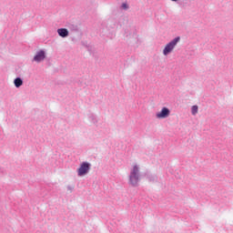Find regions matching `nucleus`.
<instances>
[{"label": "nucleus", "mask_w": 233, "mask_h": 233, "mask_svg": "<svg viewBox=\"0 0 233 233\" xmlns=\"http://www.w3.org/2000/svg\"><path fill=\"white\" fill-rule=\"evenodd\" d=\"M139 166L135 164L132 166L129 175V183L132 187H137V183H139Z\"/></svg>", "instance_id": "nucleus-1"}, {"label": "nucleus", "mask_w": 233, "mask_h": 233, "mask_svg": "<svg viewBox=\"0 0 233 233\" xmlns=\"http://www.w3.org/2000/svg\"><path fill=\"white\" fill-rule=\"evenodd\" d=\"M180 40L179 37H176L173 39L171 42L167 43L163 50V55L164 56H168V54H172L174 52V48L177 46V42Z\"/></svg>", "instance_id": "nucleus-2"}, {"label": "nucleus", "mask_w": 233, "mask_h": 233, "mask_svg": "<svg viewBox=\"0 0 233 233\" xmlns=\"http://www.w3.org/2000/svg\"><path fill=\"white\" fill-rule=\"evenodd\" d=\"M90 171V164L88 162H83L80 167L77 169L78 176H86Z\"/></svg>", "instance_id": "nucleus-3"}, {"label": "nucleus", "mask_w": 233, "mask_h": 233, "mask_svg": "<svg viewBox=\"0 0 233 233\" xmlns=\"http://www.w3.org/2000/svg\"><path fill=\"white\" fill-rule=\"evenodd\" d=\"M170 116V109L168 107H163L160 112L156 114L157 119H167Z\"/></svg>", "instance_id": "nucleus-4"}, {"label": "nucleus", "mask_w": 233, "mask_h": 233, "mask_svg": "<svg viewBox=\"0 0 233 233\" xmlns=\"http://www.w3.org/2000/svg\"><path fill=\"white\" fill-rule=\"evenodd\" d=\"M46 56L45 51H39L34 57V61H36V63H41V61H44Z\"/></svg>", "instance_id": "nucleus-5"}, {"label": "nucleus", "mask_w": 233, "mask_h": 233, "mask_svg": "<svg viewBox=\"0 0 233 233\" xmlns=\"http://www.w3.org/2000/svg\"><path fill=\"white\" fill-rule=\"evenodd\" d=\"M57 34L60 35V37H68V29L60 28L57 30Z\"/></svg>", "instance_id": "nucleus-6"}, {"label": "nucleus", "mask_w": 233, "mask_h": 233, "mask_svg": "<svg viewBox=\"0 0 233 233\" xmlns=\"http://www.w3.org/2000/svg\"><path fill=\"white\" fill-rule=\"evenodd\" d=\"M22 85H23V80L21 78L15 79V86H16V88H19V86H21Z\"/></svg>", "instance_id": "nucleus-7"}, {"label": "nucleus", "mask_w": 233, "mask_h": 233, "mask_svg": "<svg viewBox=\"0 0 233 233\" xmlns=\"http://www.w3.org/2000/svg\"><path fill=\"white\" fill-rule=\"evenodd\" d=\"M198 106H192L191 112H192L193 116H196V114H198Z\"/></svg>", "instance_id": "nucleus-8"}, {"label": "nucleus", "mask_w": 233, "mask_h": 233, "mask_svg": "<svg viewBox=\"0 0 233 233\" xmlns=\"http://www.w3.org/2000/svg\"><path fill=\"white\" fill-rule=\"evenodd\" d=\"M122 7L124 8V10H127V8H128V5L127 4H123Z\"/></svg>", "instance_id": "nucleus-9"}, {"label": "nucleus", "mask_w": 233, "mask_h": 233, "mask_svg": "<svg viewBox=\"0 0 233 233\" xmlns=\"http://www.w3.org/2000/svg\"><path fill=\"white\" fill-rule=\"evenodd\" d=\"M171 1H177V0H171Z\"/></svg>", "instance_id": "nucleus-10"}]
</instances>
